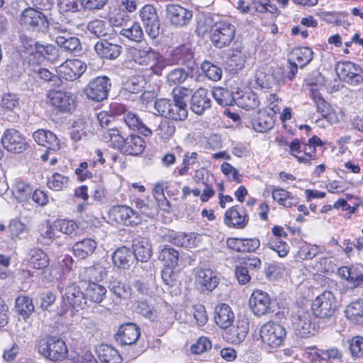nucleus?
Wrapping results in <instances>:
<instances>
[{
	"label": "nucleus",
	"instance_id": "obj_10",
	"mask_svg": "<svg viewBox=\"0 0 363 363\" xmlns=\"http://www.w3.org/2000/svg\"><path fill=\"white\" fill-rule=\"evenodd\" d=\"M219 282L216 272L208 268H196L195 269V283L196 288L201 293H209L214 290Z\"/></svg>",
	"mask_w": 363,
	"mask_h": 363
},
{
	"label": "nucleus",
	"instance_id": "obj_1",
	"mask_svg": "<svg viewBox=\"0 0 363 363\" xmlns=\"http://www.w3.org/2000/svg\"><path fill=\"white\" fill-rule=\"evenodd\" d=\"M131 59L140 65H150L152 72L157 75H161L166 67L165 60L159 52L150 48L130 49Z\"/></svg>",
	"mask_w": 363,
	"mask_h": 363
},
{
	"label": "nucleus",
	"instance_id": "obj_31",
	"mask_svg": "<svg viewBox=\"0 0 363 363\" xmlns=\"http://www.w3.org/2000/svg\"><path fill=\"white\" fill-rule=\"evenodd\" d=\"M235 97V104L246 110L255 109L259 104L257 94L252 91H237Z\"/></svg>",
	"mask_w": 363,
	"mask_h": 363
},
{
	"label": "nucleus",
	"instance_id": "obj_9",
	"mask_svg": "<svg viewBox=\"0 0 363 363\" xmlns=\"http://www.w3.org/2000/svg\"><path fill=\"white\" fill-rule=\"evenodd\" d=\"M335 71L340 79L351 85H357L362 80V69L357 64L351 62H338Z\"/></svg>",
	"mask_w": 363,
	"mask_h": 363
},
{
	"label": "nucleus",
	"instance_id": "obj_18",
	"mask_svg": "<svg viewBox=\"0 0 363 363\" xmlns=\"http://www.w3.org/2000/svg\"><path fill=\"white\" fill-rule=\"evenodd\" d=\"M224 222L228 226L242 229L248 223V216L243 207L235 206L226 211Z\"/></svg>",
	"mask_w": 363,
	"mask_h": 363
},
{
	"label": "nucleus",
	"instance_id": "obj_35",
	"mask_svg": "<svg viewBox=\"0 0 363 363\" xmlns=\"http://www.w3.org/2000/svg\"><path fill=\"white\" fill-rule=\"evenodd\" d=\"M87 29L94 36L99 38H110L113 29L106 22L101 20L90 21L87 25Z\"/></svg>",
	"mask_w": 363,
	"mask_h": 363
},
{
	"label": "nucleus",
	"instance_id": "obj_23",
	"mask_svg": "<svg viewBox=\"0 0 363 363\" xmlns=\"http://www.w3.org/2000/svg\"><path fill=\"white\" fill-rule=\"evenodd\" d=\"M229 249L238 252H250L255 251L260 245L259 239L230 238L226 241Z\"/></svg>",
	"mask_w": 363,
	"mask_h": 363
},
{
	"label": "nucleus",
	"instance_id": "obj_22",
	"mask_svg": "<svg viewBox=\"0 0 363 363\" xmlns=\"http://www.w3.org/2000/svg\"><path fill=\"white\" fill-rule=\"evenodd\" d=\"M108 38H103L98 41L94 46V49L101 57L114 60L121 55L122 47L117 43L108 41Z\"/></svg>",
	"mask_w": 363,
	"mask_h": 363
},
{
	"label": "nucleus",
	"instance_id": "obj_59",
	"mask_svg": "<svg viewBox=\"0 0 363 363\" xmlns=\"http://www.w3.org/2000/svg\"><path fill=\"white\" fill-rule=\"evenodd\" d=\"M187 117V106L172 101L169 119L176 121H184Z\"/></svg>",
	"mask_w": 363,
	"mask_h": 363
},
{
	"label": "nucleus",
	"instance_id": "obj_27",
	"mask_svg": "<svg viewBox=\"0 0 363 363\" xmlns=\"http://www.w3.org/2000/svg\"><path fill=\"white\" fill-rule=\"evenodd\" d=\"M123 120L130 129L136 130L145 137L152 135L150 128L147 126L136 113L131 111L124 113Z\"/></svg>",
	"mask_w": 363,
	"mask_h": 363
},
{
	"label": "nucleus",
	"instance_id": "obj_13",
	"mask_svg": "<svg viewBox=\"0 0 363 363\" xmlns=\"http://www.w3.org/2000/svg\"><path fill=\"white\" fill-rule=\"evenodd\" d=\"M85 62L78 59L67 60L57 69L59 77L67 80L74 81L79 78L86 70Z\"/></svg>",
	"mask_w": 363,
	"mask_h": 363
},
{
	"label": "nucleus",
	"instance_id": "obj_60",
	"mask_svg": "<svg viewBox=\"0 0 363 363\" xmlns=\"http://www.w3.org/2000/svg\"><path fill=\"white\" fill-rule=\"evenodd\" d=\"M35 52L50 61H55L57 57L58 51L54 45L42 44L35 45Z\"/></svg>",
	"mask_w": 363,
	"mask_h": 363
},
{
	"label": "nucleus",
	"instance_id": "obj_29",
	"mask_svg": "<svg viewBox=\"0 0 363 363\" xmlns=\"http://www.w3.org/2000/svg\"><path fill=\"white\" fill-rule=\"evenodd\" d=\"M166 240L174 245L191 248L196 245V235L192 233L186 234L172 231L166 235Z\"/></svg>",
	"mask_w": 363,
	"mask_h": 363
},
{
	"label": "nucleus",
	"instance_id": "obj_48",
	"mask_svg": "<svg viewBox=\"0 0 363 363\" xmlns=\"http://www.w3.org/2000/svg\"><path fill=\"white\" fill-rule=\"evenodd\" d=\"M119 33L130 40L136 43L141 42L144 38L143 30L138 22H133L130 26L122 28Z\"/></svg>",
	"mask_w": 363,
	"mask_h": 363
},
{
	"label": "nucleus",
	"instance_id": "obj_36",
	"mask_svg": "<svg viewBox=\"0 0 363 363\" xmlns=\"http://www.w3.org/2000/svg\"><path fill=\"white\" fill-rule=\"evenodd\" d=\"M98 357L102 363H121L122 357L119 352L108 345H101L97 349Z\"/></svg>",
	"mask_w": 363,
	"mask_h": 363
},
{
	"label": "nucleus",
	"instance_id": "obj_32",
	"mask_svg": "<svg viewBox=\"0 0 363 363\" xmlns=\"http://www.w3.org/2000/svg\"><path fill=\"white\" fill-rule=\"evenodd\" d=\"M108 287L121 300H128L132 297L133 290L130 286L116 278L112 277L110 279Z\"/></svg>",
	"mask_w": 363,
	"mask_h": 363
},
{
	"label": "nucleus",
	"instance_id": "obj_14",
	"mask_svg": "<svg viewBox=\"0 0 363 363\" xmlns=\"http://www.w3.org/2000/svg\"><path fill=\"white\" fill-rule=\"evenodd\" d=\"M165 13L169 23L175 27H183L188 25L193 16L191 10L179 4H167Z\"/></svg>",
	"mask_w": 363,
	"mask_h": 363
},
{
	"label": "nucleus",
	"instance_id": "obj_34",
	"mask_svg": "<svg viewBox=\"0 0 363 363\" xmlns=\"http://www.w3.org/2000/svg\"><path fill=\"white\" fill-rule=\"evenodd\" d=\"M132 251L134 253L135 259L142 262H147L152 256L151 244L145 238L135 241Z\"/></svg>",
	"mask_w": 363,
	"mask_h": 363
},
{
	"label": "nucleus",
	"instance_id": "obj_24",
	"mask_svg": "<svg viewBox=\"0 0 363 363\" xmlns=\"http://www.w3.org/2000/svg\"><path fill=\"white\" fill-rule=\"evenodd\" d=\"M63 298L77 311L84 308L86 305V298L76 284H71L65 288Z\"/></svg>",
	"mask_w": 363,
	"mask_h": 363
},
{
	"label": "nucleus",
	"instance_id": "obj_20",
	"mask_svg": "<svg viewBox=\"0 0 363 363\" xmlns=\"http://www.w3.org/2000/svg\"><path fill=\"white\" fill-rule=\"evenodd\" d=\"M211 106L208 91L205 88H199L194 91L191 99V109L198 115H202Z\"/></svg>",
	"mask_w": 363,
	"mask_h": 363
},
{
	"label": "nucleus",
	"instance_id": "obj_6",
	"mask_svg": "<svg viewBox=\"0 0 363 363\" xmlns=\"http://www.w3.org/2000/svg\"><path fill=\"white\" fill-rule=\"evenodd\" d=\"M111 87V79L108 77H97L89 82L84 93L88 99L100 102L108 98Z\"/></svg>",
	"mask_w": 363,
	"mask_h": 363
},
{
	"label": "nucleus",
	"instance_id": "obj_55",
	"mask_svg": "<svg viewBox=\"0 0 363 363\" xmlns=\"http://www.w3.org/2000/svg\"><path fill=\"white\" fill-rule=\"evenodd\" d=\"M176 126L169 121H161L159 125L155 129V132L160 139L167 140L175 133Z\"/></svg>",
	"mask_w": 363,
	"mask_h": 363
},
{
	"label": "nucleus",
	"instance_id": "obj_38",
	"mask_svg": "<svg viewBox=\"0 0 363 363\" xmlns=\"http://www.w3.org/2000/svg\"><path fill=\"white\" fill-rule=\"evenodd\" d=\"M96 245V242L94 240L85 238L74 245L73 252L76 257L84 259L94 252Z\"/></svg>",
	"mask_w": 363,
	"mask_h": 363
},
{
	"label": "nucleus",
	"instance_id": "obj_41",
	"mask_svg": "<svg viewBox=\"0 0 363 363\" xmlns=\"http://www.w3.org/2000/svg\"><path fill=\"white\" fill-rule=\"evenodd\" d=\"M313 54L312 50L308 47L296 48L292 50L290 59L300 68H303L312 60Z\"/></svg>",
	"mask_w": 363,
	"mask_h": 363
},
{
	"label": "nucleus",
	"instance_id": "obj_5",
	"mask_svg": "<svg viewBox=\"0 0 363 363\" xmlns=\"http://www.w3.org/2000/svg\"><path fill=\"white\" fill-rule=\"evenodd\" d=\"M67 351L65 342L62 340L55 337L43 339L38 344L39 353L52 361H59L65 359Z\"/></svg>",
	"mask_w": 363,
	"mask_h": 363
},
{
	"label": "nucleus",
	"instance_id": "obj_15",
	"mask_svg": "<svg viewBox=\"0 0 363 363\" xmlns=\"http://www.w3.org/2000/svg\"><path fill=\"white\" fill-rule=\"evenodd\" d=\"M138 218L137 211H135L132 208L128 206H116L112 207L108 213V217L110 222L114 224H123V225H133L136 224L137 222L132 220L133 216Z\"/></svg>",
	"mask_w": 363,
	"mask_h": 363
},
{
	"label": "nucleus",
	"instance_id": "obj_43",
	"mask_svg": "<svg viewBox=\"0 0 363 363\" xmlns=\"http://www.w3.org/2000/svg\"><path fill=\"white\" fill-rule=\"evenodd\" d=\"M104 140L110 146L122 152L125 139L120 134L117 128H111L105 130L103 133Z\"/></svg>",
	"mask_w": 363,
	"mask_h": 363
},
{
	"label": "nucleus",
	"instance_id": "obj_58",
	"mask_svg": "<svg viewBox=\"0 0 363 363\" xmlns=\"http://www.w3.org/2000/svg\"><path fill=\"white\" fill-rule=\"evenodd\" d=\"M54 228L64 234L72 236L76 234L78 225L74 220H58L55 221Z\"/></svg>",
	"mask_w": 363,
	"mask_h": 363
},
{
	"label": "nucleus",
	"instance_id": "obj_51",
	"mask_svg": "<svg viewBox=\"0 0 363 363\" xmlns=\"http://www.w3.org/2000/svg\"><path fill=\"white\" fill-rule=\"evenodd\" d=\"M69 184V177L57 172L52 174L47 182L48 188L54 191H62L68 187Z\"/></svg>",
	"mask_w": 363,
	"mask_h": 363
},
{
	"label": "nucleus",
	"instance_id": "obj_26",
	"mask_svg": "<svg viewBox=\"0 0 363 363\" xmlns=\"http://www.w3.org/2000/svg\"><path fill=\"white\" fill-rule=\"evenodd\" d=\"M248 331V322L244 319L239 320L225 333V337L233 344H239L245 339Z\"/></svg>",
	"mask_w": 363,
	"mask_h": 363
},
{
	"label": "nucleus",
	"instance_id": "obj_3",
	"mask_svg": "<svg viewBox=\"0 0 363 363\" xmlns=\"http://www.w3.org/2000/svg\"><path fill=\"white\" fill-rule=\"evenodd\" d=\"M235 26L228 21L216 22L211 28L210 38L218 48H223L230 45L235 38Z\"/></svg>",
	"mask_w": 363,
	"mask_h": 363
},
{
	"label": "nucleus",
	"instance_id": "obj_8",
	"mask_svg": "<svg viewBox=\"0 0 363 363\" xmlns=\"http://www.w3.org/2000/svg\"><path fill=\"white\" fill-rule=\"evenodd\" d=\"M315 318L308 311H298L293 320V328L296 336L308 337L317 332L315 323Z\"/></svg>",
	"mask_w": 363,
	"mask_h": 363
},
{
	"label": "nucleus",
	"instance_id": "obj_44",
	"mask_svg": "<svg viewBox=\"0 0 363 363\" xmlns=\"http://www.w3.org/2000/svg\"><path fill=\"white\" fill-rule=\"evenodd\" d=\"M28 262L32 268L37 269H43L49 264L48 255L38 248H33L30 250Z\"/></svg>",
	"mask_w": 363,
	"mask_h": 363
},
{
	"label": "nucleus",
	"instance_id": "obj_64",
	"mask_svg": "<svg viewBox=\"0 0 363 363\" xmlns=\"http://www.w3.org/2000/svg\"><path fill=\"white\" fill-rule=\"evenodd\" d=\"M319 357L323 362L327 363H332L334 360L340 359L342 358L341 352L336 347H331L328 350H322L319 354H316Z\"/></svg>",
	"mask_w": 363,
	"mask_h": 363
},
{
	"label": "nucleus",
	"instance_id": "obj_40",
	"mask_svg": "<svg viewBox=\"0 0 363 363\" xmlns=\"http://www.w3.org/2000/svg\"><path fill=\"white\" fill-rule=\"evenodd\" d=\"M15 310L24 320H26L35 310L33 300L26 296H19L16 298Z\"/></svg>",
	"mask_w": 363,
	"mask_h": 363
},
{
	"label": "nucleus",
	"instance_id": "obj_11",
	"mask_svg": "<svg viewBox=\"0 0 363 363\" xmlns=\"http://www.w3.org/2000/svg\"><path fill=\"white\" fill-rule=\"evenodd\" d=\"M140 16L150 38H157L160 33V18L156 9L152 5H145L140 11Z\"/></svg>",
	"mask_w": 363,
	"mask_h": 363
},
{
	"label": "nucleus",
	"instance_id": "obj_52",
	"mask_svg": "<svg viewBox=\"0 0 363 363\" xmlns=\"http://www.w3.org/2000/svg\"><path fill=\"white\" fill-rule=\"evenodd\" d=\"M56 43L60 48L70 53L81 50V43L79 38L72 35L65 38V37L57 38Z\"/></svg>",
	"mask_w": 363,
	"mask_h": 363
},
{
	"label": "nucleus",
	"instance_id": "obj_37",
	"mask_svg": "<svg viewBox=\"0 0 363 363\" xmlns=\"http://www.w3.org/2000/svg\"><path fill=\"white\" fill-rule=\"evenodd\" d=\"M272 197L279 204L286 208L296 206L298 203V197L292 195L289 191L280 188H276L272 190Z\"/></svg>",
	"mask_w": 363,
	"mask_h": 363
},
{
	"label": "nucleus",
	"instance_id": "obj_39",
	"mask_svg": "<svg viewBox=\"0 0 363 363\" xmlns=\"http://www.w3.org/2000/svg\"><path fill=\"white\" fill-rule=\"evenodd\" d=\"M346 317L356 324L363 323V300L358 299L350 303L345 311Z\"/></svg>",
	"mask_w": 363,
	"mask_h": 363
},
{
	"label": "nucleus",
	"instance_id": "obj_54",
	"mask_svg": "<svg viewBox=\"0 0 363 363\" xmlns=\"http://www.w3.org/2000/svg\"><path fill=\"white\" fill-rule=\"evenodd\" d=\"M32 191V187L23 182H17L12 189L13 195L19 202L26 201L30 197Z\"/></svg>",
	"mask_w": 363,
	"mask_h": 363
},
{
	"label": "nucleus",
	"instance_id": "obj_33",
	"mask_svg": "<svg viewBox=\"0 0 363 363\" xmlns=\"http://www.w3.org/2000/svg\"><path fill=\"white\" fill-rule=\"evenodd\" d=\"M106 274V269L100 264L84 268L79 274L80 278L84 281L95 283L103 280Z\"/></svg>",
	"mask_w": 363,
	"mask_h": 363
},
{
	"label": "nucleus",
	"instance_id": "obj_53",
	"mask_svg": "<svg viewBox=\"0 0 363 363\" xmlns=\"http://www.w3.org/2000/svg\"><path fill=\"white\" fill-rule=\"evenodd\" d=\"M201 68L202 72L210 80L218 82L222 77V69L219 66L214 65L208 61H204L201 64Z\"/></svg>",
	"mask_w": 363,
	"mask_h": 363
},
{
	"label": "nucleus",
	"instance_id": "obj_12",
	"mask_svg": "<svg viewBox=\"0 0 363 363\" xmlns=\"http://www.w3.org/2000/svg\"><path fill=\"white\" fill-rule=\"evenodd\" d=\"M1 143L7 151L16 154L23 152L28 147L25 137L13 128L8 129L4 133Z\"/></svg>",
	"mask_w": 363,
	"mask_h": 363
},
{
	"label": "nucleus",
	"instance_id": "obj_49",
	"mask_svg": "<svg viewBox=\"0 0 363 363\" xmlns=\"http://www.w3.org/2000/svg\"><path fill=\"white\" fill-rule=\"evenodd\" d=\"M131 203L139 211L137 212L138 217L139 213L149 218H152L157 214V209L153 202H146L141 199H135Z\"/></svg>",
	"mask_w": 363,
	"mask_h": 363
},
{
	"label": "nucleus",
	"instance_id": "obj_7",
	"mask_svg": "<svg viewBox=\"0 0 363 363\" xmlns=\"http://www.w3.org/2000/svg\"><path fill=\"white\" fill-rule=\"evenodd\" d=\"M311 308L315 317L330 318L333 315L336 310L335 298L330 291H325L313 300Z\"/></svg>",
	"mask_w": 363,
	"mask_h": 363
},
{
	"label": "nucleus",
	"instance_id": "obj_57",
	"mask_svg": "<svg viewBox=\"0 0 363 363\" xmlns=\"http://www.w3.org/2000/svg\"><path fill=\"white\" fill-rule=\"evenodd\" d=\"M193 58L192 52L185 46L175 48L172 51L173 62L177 65H185Z\"/></svg>",
	"mask_w": 363,
	"mask_h": 363
},
{
	"label": "nucleus",
	"instance_id": "obj_45",
	"mask_svg": "<svg viewBox=\"0 0 363 363\" xmlns=\"http://www.w3.org/2000/svg\"><path fill=\"white\" fill-rule=\"evenodd\" d=\"M212 95L216 102L222 106H232L235 104V92L223 87H216L212 91Z\"/></svg>",
	"mask_w": 363,
	"mask_h": 363
},
{
	"label": "nucleus",
	"instance_id": "obj_21",
	"mask_svg": "<svg viewBox=\"0 0 363 363\" xmlns=\"http://www.w3.org/2000/svg\"><path fill=\"white\" fill-rule=\"evenodd\" d=\"M35 142L49 150L57 151L60 148V140L49 130L38 129L33 133Z\"/></svg>",
	"mask_w": 363,
	"mask_h": 363
},
{
	"label": "nucleus",
	"instance_id": "obj_16",
	"mask_svg": "<svg viewBox=\"0 0 363 363\" xmlns=\"http://www.w3.org/2000/svg\"><path fill=\"white\" fill-rule=\"evenodd\" d=\"M271 299L269 294L261 290H255L250 298L249 306L256 316H262L270 312Z\"/></svg>",
	"mask_w": 363,
	"mask_h": 363
},
{
	"label": "nucleus",
	"instance_id": "obj_56",
	"mask_svg": "<svg viewBox=\"0 0 363 363\" xmlns=\"http://www.w3.org/2000/svg\"><path fill=\"white\" fill-rule=\"evenodd\" d=\"M145 84V79L143 76H133L123 84V89L132 94H138L143 91Z\"/></svg>",
	"mask_w": 363,
	"mask_h": 363
},
{
	"label": "nucleus",
	"instance_id": "obj_61",
	"mask_svg": "<svg viewBox=\"0 0 363 363\" xmlns=\"http://www.w3.org/2000/svg\"><path fill=\"white\" fill-rule=\"evenodd\" d=\"M191 93L192 89L189 88L184 86H177L172 90V101L187 106V98Z\"/></svg>",
	"mask_w": 363,
	"mask_h": 363
},
{
	"label": "nucleus",
	"instance_id": "obj_4",
	"mask_svg": "<svg viewBox=\"0 0 363 363\" xmlns=\"http://www.w3.org/2000/svg\"><path fill=\"white\" fill-rule=\"evenodd\" d=\"M259 333L262 343L271 349H276L282 345L286 336L285 328L272 321L264 323L261 327Z\"/></svg>",
	"mask_w": 363,
	"mask_h": 363
},
{
	"label": "nucleus",
	"instance_id": "obj_47",
	"mask_svg": "<svg viewBox=\"0 0 363 363\" xmlns=\"http://www.w3.org/2000/svg\"><path fill=\"white\" fill-rule=\"evenodd\" d=\"M179 253L171 247H164L158 255V259L163 262L165 267L174 268L178 264Z\"/></svg>",
	"mask_w": 363,
	"mask_h": 363
},
{
	"label": "nucleus",
	"instance_id": "obj_28",
	"mask_svg": "<svg viewBox=\"0 0 363 363\" xmlns=\"http://www.w3.org/2000/svg\"><path fill=\"white\" fill-rule=\"evenodd\" d=\"M215 321L221 328H227L232 325L234 320V313L230 306L225 303H221L215 308Z\"/></svg>",
	"mask_w": 363,
	"mask_h": 363
},
{
	"label": "nucleus",
	"instance_id": "obj_17",
	"mask_svg": "<svg viewBox=\"0 0 363 363\" xmlns=\"http://www.w3.org/2000/svg\"><path fill=\"white\" fill-rule=\"evenodd\" d=\"M140 336V328L135 323H127L119 327L115 339L121 345H131L137 342Z\"/></svg>",
	"mask_w": 363,
	"mask_h": 363
},
{
	"label": "nucleus",
	"instance_id": "obj_62",
	"mask_svg": "<svg viewBox=\"0 0 363 363\" xmlns=\"http://www.w3.org/2000/svg\"><path fill=\"white\" fill-rule=\"evenodd\" d=\"M311 98L316 106L317 111L323 117H325L329 113L330 104L324 100L318 91L312 90Z\"/></svg>",
	"mask_w": 363,
	"mask_h": 363
},
{
	"label": "nucleus",
	"instance_id": "obj_63",
	"mask_svg": "<svg viewBox=\"0 0 363 363\" xmlns=\"http://www.w3.org/2000/svg\"><path fill=\"white\" fill-rule=\"evenodd\" d=\"M172 102V101L167 99H157L154 105L155 109L160 116L169 119Z\"/></svg>",
	"mask_w": 363,
	"mask_h": 363
},
{
	"label": "nucleus",
	"instance_id": "obj_19",
	"mask_svg": "<svg viewBox=\"0 0 363 363\" xmlns=\"http://www.w3.org/2000/svg\"><path fill=\"white\" fill-rule=\"evenodd\" d=\"M47 97L50 104L61 111H69L74 103L72 95L63 91H50Z\"/></svg>",
	"mask_w": 363,
	"mask_h": 363
},
{
	"label": "nucleus",
	"instance_id": "obj_46",
	"mask_svg": "<svg viewBox=\"0 0 363 363\" xmlns=\"http://www.w3.org/2000/svg\"><path fill=\"white\" fill-rule=\"evenodd\" d=\"M106 288L96 283H89L86 289L85 298L94 303H101L105 298Z\"/></svg>",
	"mask_w": 363,
	"mask_h": 363
},
{
	"label": "nucleus",
	"instance_id": "obj_30",
	"mask_svg": "<svg viewBox=\"0 0 363 363\" xmlns=\"http://www.w3.org/2000/svg\"><path fill=\"white\" fill-rule=\"evenodd\" d=\"M125 144H124L121 152L129 155H139L145 147V142L139 135L131 134L125 138Z\"/></svg>",
	"mask_w": 363,
	"mask_h": 363
},
{
	"label": "nucleus",
	"instance_id": "obj_50",
	"mask_svg": "<svg viewBox=\"0 0 363 363\" xmlns=\"http://www.w3.org/2000/svg\"><path fill=\"white\" fill-rule=\"evenodd\" d=\"M88 132H89V122L80 118L73 123L70 130V137L72 140L78 141L86 137Z\"/></svg>",
	"mask_w": 363,
	"mask_h": 363
},
{
	"label": "nucleus",
	"instance_id": "obj_25",
	"mask_svg": "<svg viewBox=\"0 0 363 363\" xmlns=\"http://www.w3.org/2000/svg\"><path fill=\"white\" fill-rule=\"evenodd\" d=\"M115 266L121 269H129L135 262V255L131 249L126 247L118 248L112 255Z\"/></svg>",
	"mask_w": 363,
	"mask_h": 363
},
{
	"label": "nucleus",
	"instance_id": "obj_42",
	"mask_svg": "<svg viewBox=\"0 0 363 363\" xmlns=\"http://www.w3.org/2000/svg\"><path fill=\"white\" fill-rule=\"evenodd\" d=\"M274 121L269 113L266 111H260L258 112L257 117L253 120V128L259 133L266 132L272 129L274 126Z\"/></svg>",
	"mask_w": 363,
	"mask_h": 363
},
{
	"label": "nucleus",
	"instance_id": "obj_2",
	"mask_svg": "<svg viewBox=\"0 0 363 363\" xmlns=\"http://www.w3.org/2000/svg\"><path fill=\"white\" fill-rule=\"evenodd\" d=\"M19 23L25 29L38 33L47 32L50 26L48 17L42 11L31 7L22 11Z\"/></svg>",
	"mask_w": 363,
	"mask_h": 363
}]
</instances>
